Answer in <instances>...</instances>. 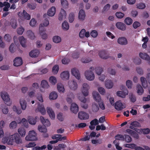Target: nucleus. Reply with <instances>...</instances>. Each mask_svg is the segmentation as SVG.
Segmentation results:
<instances>
[{"label": "nucleus", "instance_id": "1", "mask_svg": "<svg viewBox=\"0 0 150 150\" xmlns=\"http://www.w3.org/2000/svg\"><path fill=\"white\" fill-rule=\"evenodd\" d=\"M14 142L17 144L21 143L22 142L20 135L17 133H15L10 136L8 143L9 144L12 145Z\"/></svg>", "mask_w": 150, "mask_h": 150}, {"label": "nucleus", "instance_id": "2", "mask_svg": "<svg viewBox=\"0 0 150 150\" xmlns=\"http://www.w3.org/2000/svg\"><path fill=\"white\" fill-rule=\"evenodd\" d=\"M37 133L33 130L30 131L28 134L25 137V139L27 141H34L37 140Z\"/></svg>", "mask_w": 150, "mask_h": 150}, {"label": "nucleus", "instance_id": "3", "mask_svg": "<svg viewBox=\"0 0 150 150\" xmlns=\"http://www.w3.org/2000/svg\"><path fill=\"white\" fill-rule=\"evenodd\" d=\"M90 70L87 71H85V75L86 79L89 81H92L95 78V76L94 74L91 70H94V68L93 67H91L90 68Z\"/></svg>", "mask_w": 150, "mask_h": 150}, {"label": "nucleus", "instance_id": "4", "mask_svg": "<svg viewBox=\"0 0 150 150\" xmlns=\"http://www.w3.org/2000/svg\"><path fill=\"white\" fill-rule=\"evenodd\" d=\"M122 91H118L117 95L119 97L125 98L126 95H128V91L125 86H122L121 88Z\"/></svg>", "mask_w": 150, "mask_h": 150}, {"label": "nucleus", "instance_id": "5", "mask_svg": "<svg viewBox=\"0 0 150 150\" xmlns=\"http://www.w3.org/2000/svg\"><path fill=\"white\" fill-rule=\"evenodd\" d=\"M1 96L6 104V103L10 102V98L9 95L6 92L4 91L1 92ZM11 104V103H9L8 104H7L6 105L7 106H9Z\"/></svg>", "mask_w": 150, "mask_h": 150}, {"label": "nucleus", "instance_id": "6", "mask_svg": "<svg viewBox=\"0 0 150 150\" xmlns=\"http://www.w3.org/2000/svg\"><path fill=\"white\" fill-rule=\"evenodd\" d=\"M49 24V21L48 20L46 19H45L44 20L43 23L40 24L39 30L40 35H41L42 33L45 31V30H44V26H47Z\"/></svg>", "mask_w": 150, "mask_h": 150}, {"label": "nucleus", "instance_id": "7", "mask_svg": "<svg viewBox=\"0 0 150 150\" xmlns=\"http://www.w3.org/2000/svg\"><path fill=\"white\" fill-rule=\"evenodd\" d=\"M18 16L21 18H23L27 20H29L30 19V15L27 13L25 10H23V12H18Z\"/></svg>", "mask_w": 150, "mask_h": 150}, {"label": "nucleus", "instance_id": "8", "mask_svg": "<svg viewBox=\"0 0 150 150\" xmlns=\"http://www.w3.org/2000/svg\"><path fill=\"white\" fill-rule=\"evenodd\" d=\"M38 129L40 132L43 133V136L45 137H47L48 136V134L46 133L47 129L46 127L42 125H39L38 127Z\"/></svg>", "mask_w": 150, "mask_h": 150}, {"label": "nucleus", "instance_id": "9", "mask_svg": "<svg viewBox=\"0 0 150 150\" xmlns=\"http://www.w3.org/2000/svg\"><path fill=\"white\" fill-rule=\"evenodd\" d=\"M89 88V86L87 83H84L83 84L82 92L84 96H86L88 95Z\"/></svg>", "mask_w": 150, "mask_h": 150}, {"label": "nucleus", "instance_id": "10", "mask_svg": "<svg viewBox=\"0 0 150 150\" xmlns=\"http://www.w3.org/2000/svg\"><path fill=\"white\" fill-rule=\"evenodd\" d=\"M79 118L81 120H86L89 118L88 114L83 111L79 112L78 114Z\"/></svg>", "mask_w": 150, "mask_h": 150}, {"label": "nucleus", "instance_id": "11", "mask_svg": "<svg viewBox=\"0 0 150 150\" xmlns=\"http://www.w3.org/2000/svg\"><path fill=\"white\" fill-rule=\"evenodd\" d=\"M13 65L15 67H18L23 64V61L21 57H16L13 61Z\"/></svg>", "mask_w": 150, "mask_h": 150}, {"label": "nucleus", "instance_id": "12", "mask_svg": "<svg viewBox=\"0 0 150 150\" xmlns=\"http://www.w3.org/2000/svg\"><path fill=\"white\" fill-rule=\"evenodd\" d=\"M79 100L82 102L81 103V106L85 109H86L88 108V105L86 103L87 99L84 97H79Z\"/></svg>", "mask_w": 150, "mask_h": 150}, {"label": "nucleus", "instance_id": "13", "mask_svg": "<svg viewBox=\"0 0 150 150\" xmlns=\"http://www.w3.org/2000/svg\"><path fill=\"white\" fill-rule=\"evenodd\" d=\"M71 73L72 75L74 76L78 79H80V75L79 71L76 69L74 68L71 70Z\"/></svg>", "mask_w": 150, "mask_h": 150}, {"label": "nucleus", "instance_id": "14", "mask_svg": "<svg viewBox=\"0 0 150 150\" xmlns=\"http://www.w3.org/2000/svg\"><path fill=\"white\" fill-rule=\"evenodd\" d=\"M93 96L94 100L98 103L101 102V99L100 94L96 91H93Z\"/></svg>", "mask_w": 150, "mask_h": 150}, {"label": "nucleus", "instance_id": "15", "mask_svg": "<svg viewBox=\"0 0 150 150\" xmlns=\"http://www.w3.org/2000/svg\"><path fill=\"white\" fill-rule=\"evenodd\" d=\"M40 120L45 127H47L50 125V121L48 119H45L43 117L41 116L40 117Z\"/></svg>", "mask_w": 150, "mask_h": 150}, {"label": "nucleus", "instance_id": "16", "mask_svg": "<svg viewBox=\"0 0 150 150\" xmlns=\"http://www.w3.org/2000/svg\"><path fill=\"white\" fill-rule=\"evenodd\" d=\"M126 132L129 134H130L132 137L136 139L139 138L138 134L136 132L131 129H127L126 130Z\"/></svg>", "mask_w": 150, "mask_h": 150}, {"label": "nucleus", "instance_id": "17", "mask_svg": "<svg viewBox=\"0 0 150 150\" xmlns=\"http://www.w3.org/2000/svg\"><path fill=\"white\" fill-rule=\"evenodd\" d=\"M117 42L120 44L125 45L128 43L127 39L125 37H120L117 40Z\"/></svg>", "mask_w": 150, "mask_h": 150}, {"label": "nucleus", "instance_id": "18", "mask_svg": "<svg viewBox=\"0 0 150 150\" xmlns=\"http://www.w3.org/2000/svg\"><path fill=\"white\" fill-rule=\"evenodd\" d=\"M60 76L62 79L64 80H68L69 78V73L68 71H64L61 74Z\"/></svg>", "mask_w": 150, "mask_h": 150}, {"label": "nucleus", "instance_id": "19", "mask_svg": "<svg viewBox=\"0 0 150 150\" xmlns=\"http://www.w3.org/2000/svg\"><path fill=\"white\" fill-rule=\"evenodd\" d=\"M70 109L73 113L76 114L79 111V107L76 103H72L71 105Z\"/></svg>", "mask_w": 150, "mask_h": 150}, {"label": "nucleus", "instance_id": "20", "mask_svg": "<svg viewBox=\"0 0 150 150\" xmlns=\"http://www.w3.org/2000/svg\"><path fill=\"white\" fill-rule=\"evenodd\" d=\"M99 55L101 58L103 59H106L109 57V55L107 54L106 51L105 50H102L100 51Z\"/></svg>", "mask_w": 150, "mask_h": 150}, {"label": "nucleus", "instance_id": "21", "mask_svg": "<svg viewBox=\"0 0 150 150\" xmlns=\"http://www.w3.org/2000/svg\"><path fill=\"white\" fill-rule=\"evenodd\" d=\"M69 85L70 88L73 90H75L78 88V85L77 83L74 80L69 82Z\"/></svg>", "mask_w": 150, "mask_h": 150}, {"label": "nucleus", "instance_id": "22", "mask_svg": "<svg viewBox=\"0 0 150 150\" xmlns=\"http://www.w3.org/2000/svg\"><path fill=\"white\" fill-rule=\"evenodd\" d=\"M116 26L119 29L122 31H125L126 29V26L123 23L118 22L116 24Z\"/></svg>", "mask_w": 150, "mask_h": 150}, {"label": "nucleus", "instance_id": "23", "mask_svg": "<svg viewBox=\"0 0 150 150\" xmlns=\"http://www.w3.org/2000/svg\"><path fill=\"white\" fill-rule=\"evenodd\" d=\"M115 107L118 110H121L123 108V104L121 100H118L115 103Z\"/></svg>", "mask_w": 150, "mask_h": 150}, {"label": "nucleus", "instance_id": "24", "mask_svg": "<svg viewBox=\"0 0 150 150\" xmlns=\"http://www.w3.org/2000/svg\"><path fill=\"white\" fill-rule=\"evenodd\" d=\"M66 16L65 11L64 9H62L61 12L59 14L58 19L59 21H62L63 18H65Z\"/></svg>", "mask_w": 150, "mask_h": 150}, {"label": "nucleus", "instance_id": "25", "mask_svg": "<svg viewBox=\"0 0 150 150\" xmlns=\"http://www.w3.org/2000/svg\"><path fill=\"white\" fill-rule=\"evenodd\" d=\"M38 118V117L37 116L35 117L31 116L29 117L28 121L30 124L35 125L36 123L37 120Z\"/></svg>", "mask_w": 150, "mask_h": 150}, {"label": "nucleus", "instance_id": "26", "mask_svg": "<svg viewBox=\"0 0 150 150\" xmlns=\"http://www.w3.org/2000/svg\"><path fill=\"white\" fill-rule=\"evenodd\" d=\"M47 111L51 119H54L55 118V114L52 110L50 108H47Z\"/></svg>", "mask_w": 150, "mask_h": 150}, {"label": "nucleus", "instance_id": "27", "mask_svg": "<svg viewBox=\"0 0 150 150\" xmlns=\"http://www.w3.org/2000/svg\"><path fill=\"white\" fill-rule=\"evenodd\" d=\"M39 54V51L38 50H35L30 52L29 55L30 57H36L38 56Z\"/></svg>", "mask_w": 150, "mask_h": 150}, {"label": "nucleus", "instance_id": "28", "mask_svg": "<svg viewBox=\"0 0 150 150\" xmlns=\"http://www.w3.org/2000/svg\"><path fill=\"white\" fill-rule=\"evenodd\" d=\"M139 56L142 59L147 61L150 60V57L146 53H140Z\"/></svg>", "mask_w": 150, "mask_h": 150}, {"label": "nucleus", "instance_id": "29", "mask_svg": "<svg viewBox=\"0 0 150 150\" xmlns=\"http://www.w3.org/2000/svg\"><path fill=\"white\" fill-rule=\"evenodd\" d=\"M86 16L85 12L82 9L80 10L79 13V19L81 20H83L85 18Z\"/></svg>", "mask_w": 150, "mask_h": 150}, {"label": "nucleus", "instance_id": "30", "mask_svg": "<svg viewBox=\"0 0 150 150\" xmlns=\"http://www.w3.org/2000/svg\"><path fill=\"white\" fill-rule=\"evenodd\" d=\"M55 12V7L53 6L48 10L47 12V15L49 16H53L54 15Z\"/></svg>", "mask_w": 150, "mask_h": 150}, {"label": "nucleus", "instance_id": "31", "mask_svg": "<svg viewBox=\"0 0 150 150\" xmlns=\"http://www.w3.org/2000/svg\"><path fill=\"white\" fill-rule=\"evenodd\" d=\"M91 109L93 112H97L99 109V106L96 103H93L92 105Z\"/></svg>", "mask_w": 150, "mask_h": 150}, {"label": "nucleus", "instance_id": "32", "mask_svg": "<svg viewBox=\"0 0 150 150\" xmlns=\"http://www.w3.org/2000/svg\"><path fill=\"white\" fill-rule=\"evenodd\" d=\"M20 103L22 109L23 110H25L27 107L26 101L23 99H21L20 100Z\"/></svg>", "mask_w": 150, "mask_h": 150}, {"label": "nucleus", "instance_id": "33", "mask_svg": "<svg viewBox=\"0 0 150 150\" xmlns=\"http://www.w3.org/2000/svg\"><path fill=\"white\" fill-rule=\"evenodd\" d=\"M19 40L21 46L24 47H25L26 46L25 45L26 41L24 37L23 36L19 37Z\"/></svg>", "mask_w": 150, "mask_h": 150}, {"label": "nucleus", "instance_id": "34", "mask_svg": "<svg viewBox=\"0 0 150 150\" xmlns=\"http://www.w3.org/2000/svg\"><path fill=\"white\" fill-rule=\"evenodd\" d=\"M113 83L110 80H107L105 82V86L108 88H111L113 86Z\"/></svg>", "mask_w": 150, "mask_h": 150}, {"label": "nucleus", "instance_id": "35", "mask_svg": "<svg viewBox=\"0 0 150 150\" xmlns=\"http://www.w3.org/2000/svg\"><path fill=\"white\" fill-rule=\"evenodd\" d=\"M137 92L139 95H142L144 92L143 88L140 85H137Z\"/></svg>", "mask_w": 150, "mask_h": 150}, {"label": "nucleus", "instance_id": "36", "mask_svg": "<svg viewBox=\"0 0 150 150\" xmlns=\"http://www.w3.org/2000/svg\"><path fill=\"white\" fill-rule=\"evenodd\" d=\"M18 132L21 137L25 136L26 134V132L25 129L23 127H21L18 129Z\"/></svg>", "mask_w": 150, "mask_h": 150}, {"label": "nucleus", "instance_id": "37", "mask_svg": "<svg viewBox=\"0 0 150 150\" xmlns=\"http://www.w3.org/2000/svg\"><path fill=\"white\" fill-rule=\"evenodd\" d=\"M41 85L42 87L43 88H47L49 87L47 81L44 80L41 81Z\"/></svg>", "mask_w": 150, "mask_h": 150}, {"label": "nucleus", "instance_id": "38", "mask_svg": "<svg viewBox=\"0 0 150 150\" xmlns=\"http://www.w3.org/2000/svg\"><path fill=\"white\" fill-rule=\"evenodd\" d=\"M57 88L58 91L59 92H63L64 91V88L63 85L61 83L57 84Z\"/></svg>", "mask_w": 150, "mask_h": 150}, {"label": "nucleus", "instance_id": "39", "mask_svg": "<svg viewBox=\"0 0 150 150\" xmlns=\"http://www.w3.org/2000/svg\"><path fill=\"white\" fill-rule=\"evenodd\" d=\"M57 94L55 92H52L50 93L49 98L50 99H56L57 97Z\"/></svg>", "mask_w": 150, "mask_h": 150}, {"label": "nucleus", "instance_id": "40", "mask_svg": "<svg viewBox=\"0 0 150 150\" xmlns=\"http://www.w3.org/2000/svg\"><path fill=\"white\" fill-rule=\"evenodd\" d=\"M38 108L42 114L44 115L45 114L46 110L43 105H39L38 106Z\"/></svg>", "mask_w": 150, "mask_h": 150}, {"label": "nucleus", "instance_id": "41", "mask_svg": "<svg viewBox=\"0 0 150 150\" xmlns=\"http://www.w3.org/2000/svg\"><path fill=\"white\" fill-rule=\"evenodd\" d=\"M62 28L65 30H68L69 27L68 23L66 21H64L62 24Z\"/></svg>", "mask_w": 150, "mask_h": 150}, {"label": "nucleus", "instance_id": "42", "mask_svg": "<svg viewBox=\"0 0 150 150\" xmlns=\"http://www.w3.org/2000/svg\"><path fill=\"white\" fill-rule=\"evenodd\" d=\"M103 71V69L100 67H97L95 68V72L96 74L99 75L101 74Z\"/></svg>", "mask_w": 150, "mask_h": 150}, {"label": "nucleus", "instance_id": "43", "mask_svg": "<svg viewBox=\"0 0 150 150\" xmlns=\"http://www.w3.org/2000/svg\"><path fill=\"white\" fill-rule=\"evenodd\" d=\"M59 70V67L58 65H54L52 68V71L54 74H56L58 71Z\"/></svg>", "mask_w": 150, "mask_h": 150}, {"label": "nucleus", "instance_id": "44", "mask_svg": "<svg viewBox=\"0 0 150 150\" xmlns=\"http://www.w3.org/2000/svg\"><path fill=\"white\" fill-rule=\"evenodd\" d=\"M27 33L30 39L33 40L35 38V36L34 33L32 32V31L29 30L27 31Z\"/></svg>", "mask_w": 150, "mask_h": 150}, {"label": "nucleus", "instance_id": "45", "mask_svg": "<svg viewBox=\"0 0 150 150\" xmlns=\"http://www.w3.org/2000/svg\"><path fill=\"white\" fill-rule=\"evenodd\" d=\"M10 25L13 28H16L17 26L16 21L15 20H11L10 22Z\"/></svg>", "mask_w": 150, "mask_h": 150}, {"label": "nucleus", "instance_id": "46", "mask_svg": "<svg viewBox=\"0 0 150 150\" xmlns=\"http://www.w3.org/2000/svg\"><path fill=\"white\" fill-rule=\"evenodd\" d=\"M17 125V123L15 121H13L10 123L9 127L11 129H14L16 127Z\"/></svg>", "mask_w": 150, "mask_h": 150}, {"label": "nucleus", "instance_id": "47", "mask_svg": "<svg viewBox=\"0 0 150 150\" xmlns=\"http://www.w3.org/2000/svg\"><path fill=\"white\" fill-rule=\"evenodd\" d=\"M49 81L53 85H54L57 82L56 78L53 76L50 77Z\"/></svg>", "mask_w": 150, "mask_h": 150}, {"label": "nucleus", "instance_id": "48", "mask_svg": "<svg viewBox=\"0 0 150 150\" xmlns=\"http://www.w3.org/2000/svg\"><path fill=\"white\" fill-rule=\"evenodd\" d=\"M61 4L63 8H67L68 6V4L66 0H61Z\"/></svg>", "mask_w": 150, "mask_h": 150}, {"label": "nucleus", "instance_id": "49", "mask_svg": "<svg viewBox=\"0 0 150 150\" xmlns=\"http://www.w3.org/2000/svg\"><path fill=\"white\" fill-rule=\"evenodd\" d=\"M53 41L56 43H58L61 41V38L60 37L56 36H54L53 38Z\"/></svg>", "mask_w": 150, "mask_h": 150}, {"label": "nucleus", "instance_id": "50", "mask_svg": "<svg viewBox=\"0 0 150 150\" xmlns=\"http://www.w3.org/2000/svg\"><path fill=\"white\" fill-rule=\"evenodd\" d=\"M74 19V14L73 13H71L69 16V20L70 23H72Z\"/></svg>", "mask_w": 150, "mask_h": 150}, {"label": "nucleus", "instance_id": "51", "mask_svg": "<svg viewBox=\"0 0 150 150\" xmlns=\"http://www.w3.org/2000/svg\"><path fill=\"white\" fill-rule=\"evenodd\" d=\"M125 23L127 25H130L132 23V19L129 17L126 18L125 20Z\"/></svg>", "mask_w": 150, "mask_h": 150}, {"label": "nucleus", "instance_id": "52", "mask_svg": "<svg viewBox=\"0 0 150 150\" xmlns=\"http://www.w3.org/2000/svg\"><path fill=\"white\" fill-rule=\"evenodd\" d=\"M66 147V146L64 144H61L58 145L56 148V150H60L61 149H64Z\"/></svg>", "mask_w": 150, "mask_h": 150}, {"label": "nucleus", "instance_id": "53", "mask_svg": "<svg viewBox=\"0 0 150 150\" xmlns=\"http://www.w3.org/2000/svg\"><path fill=\"white\" fill-rule=\"evenodd\" d=\"M28 7L32 10L34 9L36 7V4L35 3H32L28 4Z\"/></svg>", "mask_w": 150, "mask_h": 150}, {"label": "nucleus", "instance_id": "54", "mask_svg": "<svg viewBox=\"0 0 150 150\" xmlns=\"http://www.w3.org/2000/svg\"><path fill=\"white\" fill-rule=\"evenodd\" d=\"M90 124L91 125H96L98 124L99 122L98 120L96 119H95L92 120L90 122Z\"/></svg>", "mask_w": 150, "mask_h": 150}, {"label": "nucleus", "instance_id": "55", "mask_svg": "<svg viewBox=\"0 0 150 150\" xmlns=\"http://www.w3.org/2000/svg\"><path fill=\"white\" fill-rule=\"evenodd\" d=\"M129 98L131 102L132 103L135 102L136 100V98L135 96L132 94H131L129 95Z\"/></svg>", "mask_w": 150, "mask_h": 150}, {"label": "nucleus", "instance_id": "56", "mask_svg": "<svg viewBox=\"0 0 150 150\" xmlns=\"http://www.w3.org/2000/svg\"><path fill=\"white\" fill-rule=\"evenodd\" d=\"M126 85L128 88L131 89L132 86V82L130 80H127L126 82Z\"/></svg>", "mask_w": 150, "mask_h": 150}, {"label": "nucleus", "instance_id": "57", "mask_svg": "<svg viewBox=\"0 0 150 150\" xmlns=\"http://www.w3.org/2000/svg\"><path fill=\"white\" fill-rule=\"evenodd\" d=\"M146 7L145 5L143 3H140L137 5V7L140 9H144Z\"/></svg>", "mask_w": 150, "mask_h": 150}, {"label": "nucleus", "instance_id": "58", "mask_svg": "<svg viewBox=\"0 0 150 150\" xmlns=\"http://www.w3.org/2000/svg\"><path fill=\"white\" fill-rule=\"evenodd\" d=\"M116 140H120V139L124 140V136L122 134H118L115 136Z\"/></svg>", "mask_w": 150, "mask_h": 150}, {"label": "nucleus", "instance_id": "59", "mask_svg": "<svg viewBox=\"0 0 150 150\" xmlns=\"http://www.w3.org/2000/svg\"><path fill=\"white\" fill-rule=\"evenodd\" d=\"M85 30L84 29H82L79 33V37L81 38H83L85 36Z\"/></svg>", "mask_w": 150, "mask_h": 150}, {"label": "nucleus", "instance_id": "60", "mask_svg": "<svg viewBox=\"0 0 150 150\" xmlns=\"http://www.w3.org/2000/svg\"><path fill=\"white\" fill-rule=\"evenodd\" d=\"M125 140L127 143H129L131 142L132 139L131 137L129 135H125Z\"/></svg>", "mask_w": 150, "mask_h": 150}, {"label": "nucleus", "instance_id": "61", "mask_svg": "<svg viewBox=\"0 0 150 150\" xmlns=\"http://www.w3.org/2000/svg\"><path fill=\"white\" fill-rule=\"evenodd\" d=\"M115 15L118 18H121L124 16V14L121 12H117Z\"/></svg>", "mask_w": 150, "mask_h": 150}, {"label": "nucleus", "instance_id": "62", "mask_svg": "<svg viewBox=\"0 0 150 150\" xmlns=\"http://www.w3.org/2000/svg\"><path fill=\"white\" fill-rule=\"evenodd\" d=\"M91 35L93 38H96L98 35V33L96 30H92L90 33Z\"/></svg>", "mask_w": 150, "mask_h": 150}, {"label": "nucleus", "instance_id": "63", "mask_svg": "<svg viewBox=\"0 0 150 150\" xmlns=\"http://www.w3.org/2000/svg\"><path fill=\"white\" fill-rule=\"evenodd\" d=\"M21 123L23 124L24 126L27 127L28 126V122L26 119L25 118H23L21 121Z\"/></svg>", "mask_w": 150, "mask_h": 150}, {"label": "nucleus", "instance_id": "64", "mask_svg": "<svg viewBox=\"0 0 150 150\" xmlns=\"http://www.w3.org/2000/svg\"><path fill=\"white\" fill-rule=\"evenodd\" d=\"M24 29L22 27L19 28L17 29V32L19 35H22L24 31Z\"/></svg>", "mask_w": 150, "mask_h": 150}]
</instances>
